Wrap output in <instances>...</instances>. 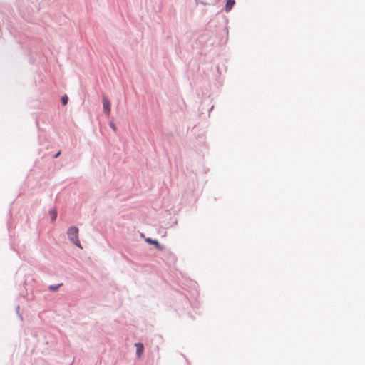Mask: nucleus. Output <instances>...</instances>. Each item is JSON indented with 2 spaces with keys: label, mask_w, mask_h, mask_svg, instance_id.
<instances>
[{
  "label": "nucleus",
  "mask_w": 365,
  "mask_h": 365,
  "mask_svg": "<svg viewBox=\"0 0 365 365\" xmlns=\"http://www.w3.org/2000/svg\"><path fill=\"white\" fill-rule=\"evenodd\" d=\"M103 108L106 115L109 116L110 113V101L106 96H103Z\"/></svg>",
  "instance_id": "f03ea898"
},
{
  "label": "nucleus",
  "mask_w": 365,
  "mask_h": 365,
  "mask_svg": "<svg viewBox=\"0 0 365 365\" xmlns=\"http://www.w3.org/2000/svg\"><path fill=\"white\" fill-rule=\"evenodd\" d=\"M235 0H227L226 5H225V11L227 12H229L235 5Z\"/></svg>",
  "instance_id": "39448f33"
},
{
  "label": "nucleus",
  "mask_w": 365,
  "mask_h": 365,
  "mask_svg": "<svg viewBox=\"0 0 365 365\" xmlns=\"http://www.w3.org/2000/svg\"><path fill=\"white\" fill-rule=\"evenodd\" d=\"M146 242H148V243L151 244V245H155V247L160 250H163V247L162 246L158 243V242L156 240H153L151 238H148L146 240Z\"/></svg>",
  "instance_id": "20e7f679"
},
{
  "label": "nucleus",
  "mask_w": 365,
  "mask_h": 365,
  "mask_svg": "<svg viewBox=\"0 0 365 365\" xmlns=\"http://www.w3.org/2000/svg\"><path fill=\"white\" fill-rule=\"evenodd\" d=\"M60 153H61L60 152H58V153H56V155H55V158L58 157V156H59V155H60Z\"/></svg>",
  "instance_id": "9d476101"
},
{
  "label": "nucleus",
  "mask_w": 365,
  "mask_h": 365,
  "mask_svg": "<svg viewBox=\"0 0 365 365\" xmlns=\"http://www.w3.org/2000/svg\"><path fill=\"white\" fill-rule=\"evenodd\" d=\"M135 346L136 347V355L138 357H140L143 352V349H144L143 344L141 343H135Z\"/></svg>",
  "instance_id": "7ed1b4c3"
},
{
  "label": "nucleus",
  "mask_w": 365,
  "mask_h": 365,
  "mask_svg": "<svg viewBox=\"0 0 365 365\" xmlns=\"http://www.w3.org/2000/svg\"><path fill=\"white\" fill-rule=\"evenodd\" d=\"M110 126H111V128H112L114 130H116V128H115V125H114L113 123H111V124H110Z\"/></svg>",
  "instance_id": "1a4fd4ad"
},
{
  "label": "nucleus",
  "mask_w": 365,
  "mask_h": 365,
  "mask_svg": "<svg viewBox=\"0 0 365 365\" xmlns=\"http://www.w3.org/2000/svg\"><path fill=\"white\" fill-rule=\"evenodd\" d=\"M49 214H50V215H51V217L53 220H56V216H57V212H56V211L55 210H51Z\"/></svg>",
  "instance_id": "423d86ee"
},
{
  "label": "nucleus",
  "mask_w": 365,
  "mask_h": 365,
  "mask_svg": "<svg viewBox=\"0 0 365 365\" xmlns=\"http://www.w3.org/2000/svg\"><path fill=\"white\" fill-rule=\"evenodd\" d=\"M69 240L76 246L82 248L78 239V229L76 227L72 226L68 228L67 232Z\"/></svg>",
  "instance_id": "f257e3e1"
},
{
  "label": "nucleus",
  "mask_w": 365,
  "mask_h": 365,
  "mask_svg": "<svg viewBox=\"0 0 365 365\" xmlns=\"http://www.w3.org/2000/svg\"><path fill=\"white\" fill-rule=\"evenodd\" d=\"M68 96L66 95H64L62 96L61 98V102H62V104L63 105H66L68 103Z\"/></svg>",
  "instance_id": "0eeeda50"
},
{
  "label": "nucleus",
  "mask_w": 365,
  "mask_h": 365,
  "mask_svg": "<svg viewBox=\"0 0 365 365\" xmlns=\"http://www.w3.org/2000/svg\"><path fill=\"white\" fill-rule=\"evenodd\" d=\"M61 285V284H58V285H56V286H54V285H51V286H49V288H48V289H49V290H51V291H56Z\"/></svg>",
  "instance_id": "6e6552de"
}]
</instances>
